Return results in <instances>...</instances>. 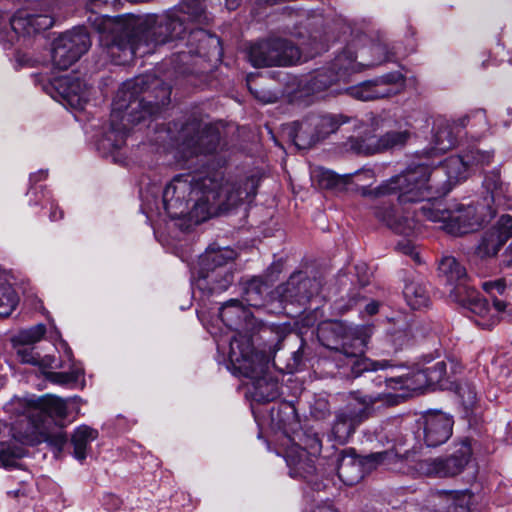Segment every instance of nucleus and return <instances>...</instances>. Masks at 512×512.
I'll return each instance as SVG.
<instances>
[{"mask_svg": "<svg viewBox=\"0 0 512 512\" xmlns=\"http://www.w3.org/2000/svg\"><path fill=\"white\" fill-rule=\"evenodd\" d=\"M256 194L252 179L225 180L221 171L175 176L163 191V205L173 219L188 216L196 223L228 212Z\"/></svg>", "mask_w": 512, "mask_h": 512, "instance_id": "f257e3e1", "label": "nucleus"}, {"mask_svg": "<svg viewBox=\"0 0 512 512\" xmlns=\"http://www.w3.org/2000/svg\"><path fill=\"white\" fill-rule=\"evenodd\" d=\"M474 158L473 154L450 156L433 169L418 165L391 177L375 189L363 187L361 193L373 197L397 195L398 205H409L443 196L454 185L468 178L471 171L469 161Z\"/></svg>", "mask_w": 512, "mask_h": 512, "instance_id": "f03ea898", "label": "nucleus"}, {"mask_svg": "<svg viewBox=\"0 0 512 512\" xmlns=\"http://www.w3.org/2000/svg\"><path fill=\"white\" fill-rule=\"evenodd\" d=\"M170 100V88L156 78L138 77L120 90L113 102L110 129L98 142L104 154L125 144L129 124H137L156 115Z\"/></svg>", "mask_w": 512, "mask_h": 512, "instance_id": "7ed1b4c3", "label": "nucleus"}, {"mask_svg": "<svg viewBox=\"0 0 512 512\" xmlns=\"http://www.w3.org/2000/svg\"><path fill=\"white\" fill-rule=\"evenodd\" d=\"M374 215L393 232L405 236H411L419 230L422 218L439 223L441 229L454 236L472 232L483 222L474 206L456 205L446 209L429 200L419 209L413 210L407 205H398L397 201L383 202L375 207Z\"/></svg>", "mask_w": 512, "mask_h": 512, "instance_id": "20e7f679", "label": "nucleus"}, {"mask_svg": "<svg viewBox=\"0 0 512 512\" xmlns=\"http://www.w3.org/2000/svg\"><path fill=\"white\" fill-rule=\"evenodd\" d=\"M186 32L183 21L174 14L150 16L134 29L131 23L125 25V35L113 40L108 54L117 64H125L136 56L153 53L156 48Z\"/></svg>", "mask_w": 512, "mask_h": 512, "instance_id": "39448f33", "label": "nucleus"}, {"mask_svg": "<svg viewBox=\"0 0 512 512\" xmlns=\"http://www.w3.org/2000/svg\"><path fill=\"white\" fill-rule=\"evenodd\" d=\"M229 359L234 368L253 380L252 397L258 402H269L279 395L277 382L265 375L266 358L254 351L251 339L237 335L230 341Z\"/></svg>", "mask_w": 512, "mask_h": 512, "instance_id": "423d86ee", "label": "nucleus"}, {"mask_svg": "<svg viewBox=\"0 0 512 512\" xmlns=\"http://www.w3.org/2000/svg\"><path fill=\"white\" fill-rule=\"evenodd\" d=\"M352 400L344 408L335 413L330 437L338 444H345L354 434L357 427L368 418L369 409L378 402L387 406H394L404 399L405 394L381 392L373 395H364L353 392Z\"/></svg>", "mask_w": 512, "mask_h": 512, "instance_id": "0eeeda50", "label": "nucleus"}, {"mask_svg": "<svg viewBox=\"0 0 512 512\" xmlns=\"http://www.w3.org/2000/svg\"><path fill=\"white\" fill-rule=\"evenodd\" d=\"M236 257L233 249L208 248L199 259L196 287L207 293L225 291L233 282L232 262Z\"/></svg>", "mask_w": 512, "mask_h": 512, "instance_id": "6e6552de", "label": "nucleus"}, {"mask_svg": "<svg viewBox=\"0 0 512 512\" xmlns=\"http://www.w3.org/2000/svg\"><path fill=\"white\" fill-rule=\"evenodd\" d=\"M372 335V328L362 326L356 328L349 338L342 343L341 347H333L332 359L341 362L339 366H350L351 374L354 377L360 376L366 371L384 370L391 367L388 360L374 361L364 356L365 348Z\"/></svg>", "mask_w": 512, "mask_h": 512, "instance_id": "1a4fd4ad", "label": "nucleus"}, {"mask_svg": "<svg viewBox=\"0 0 512 512\" xmlns=\"http://www.w3.org/2000/svg\"><path fill=\"white\" fill-rule=\"evenodd\" d=\"M219 145L218 129L198 119L186 122L176 137V150L182 159L214 153Z\"/></svg>", "mask_w": 512, "mask_h": 512, "instance_id": "9d476101", "label": "nucleus"}, {"mask_svg": "<svg viewBox=\"0 0 512 512\" xmlns=\"http://www.w3.org/2000/svg\"><path fill=\"white\" fill-rule=\"evenodd\" d=\"M349 121L342 114L310 115L293 124V141L299 148H307L336 132Z\"/></svg>", "mask_w": 512, "mask_h": 512, "instance_id": "9b49d317", "label": "nucleus"}, {"mask_svg": "<svg viewBox=\"0 0 512 512\" xmlns=\"http://www.w3.org/2000/svg\"><path fill=\"white\" fill-rule=\"evenodd\" d=\"M248 58L254 67L286 66L300 60V50L288 40L275 38L253 44Z\"/></svg>", "mask_w": 512, "mask_h": 512, "instance_id": "f8f14e48", "label": "nucleus"}, {"mask_svg": "<svg viewBox=\"0 0 512 512\" xmlns=\"http://www.w3.org/2000/svg\"><path fill=\"white\" fill-rule=\"evenodd\" d=\"M90 44L85 28L77 27L62 34L53 43V65L60 70L68 69L88 51Z\"/></svg>", "mask_w": 512, "mask_h": 512, "instance_id": "ddd939ff", "label": "nucleus"}, {"mask_svg": "<svg viewBox=\"0 0 512 512\" xmlns=\"http://www.w3.org/2000/svg\"><path fill=\"white\" fill-rule=\"evenodd\" d=\"M471 456V447L468 441H463L460 448L447 458H429L415 463V472L420 475L448 477L462 472Z\"/></svg>", "mask_w": 512, "mask_h": 512, "instance_id": "4468645a", "label": "nucleus"}, {"mask_svg": "<svg viewBox=\"0 0 512 512\" xmlns=\"http://www.w3.org/2000/svg\"><path fill=\"white\" fill-rule=\"evenodd\" d=\"M404 87V77L400 72H391L375 80L365 81L348 88V94L361 101L386 98L400 93Z\"/></svg>", "mask_w": 512, "mask_h": 512, "instance_id": "2eb2a0df", "label": "nucleus"}, {"mask_svg": "<svg viewBox=\"0 0 512 512\" xmlns=\"http://www.w3.org/2000/svg\"><path fill=\"white\" fill-rule=\"evenodd\" d=\"M53 18L48 14L37 13V9L26 7L18 10L10 19V32L7 41L13 43L20 37H28L53 26Z\"/></svg>", "mask_w": 512, "mask_h": 512, "instance_id": "dca6fc26", "label": "nucleus"}, {"mask_svg": "<svg viewBox=\"0 0 512 512\" xmlns=\"http://www.w3.org/2000/svg\"><path fill=\"white\" fill-rule=\"evenodd\" d=\"M410 135L411 133L408 130L390 131L381 137L367 134L349 138L346 146L348 150L356 154L372 155L404 145Z\"/></svg>", "mask_w": 512, "mask_h": 512, "instance_id": "f3484780", "label": "nucleus"}, {"mask_svg": "<svg viewBox=\"0 0 512 512\" xmlns=\"http://www.w3.org/2000/svg\"><path fill=\"white\" fill-rule=\"evenodd\" d=\"M453 419L443 412H429L418 421L417 436L428 447L445 443L452 435Z\"/></svg>", "mask_w": 512, "mask_h": 512, "instance_id": "a211bd4d", "label": "nucleus"}, {"mask_svg": "<svg viewBox=\"0 0 512 512\" xmlns=\"http://www.w3.org/2000/svg\"><path fill=\"white\" fill-rule=\"evenodd\" d=\"M466 292V297L454 298L477 317L476 324L484 329H490L496 325L499 322V314L506 310L507 303L494 298L493 307H490L488 301L479 297L474 291L467 290Z\"/></svg>", "mask_w": 512, "mask_h": 512, "instance_id": "6ab92c4d", "label": "nucleus"}, {"mask_svg": "<svg viewBox=\"0 0 512 512\" xmlns=\"http://www.w3.org/2000/svg\"><path fill=\"white\" fill-rule=\"evenodd\" d=\"M320 446L319 439L314 438L308 445V450L295 446L287 451L285 459L291 477L306 479L314 474L316 470L314 457L320 452Z\"/></svg>", "mask_w": 512, "mask_h": 512, "instance_id": "aec40b11", "label": "nucleus"}, {"mask_svg": "<svg viewBox=\"0 0 512 512\" xmlns=\"http://www.w3.org/2000/svg\"><path fill=\"white\" fill-rule=\"evenodd\" d=\"M478 118L480 121L485 119L483 112L478 111L472 116L465 115L456 120L441 122L435 131L433 149L437 153H444L452 149L458 142L460 132L465 128L471 118Z\"/></svg>", "mask_w": 512, "mask_h": 512, "instance_id": "412c9836", "label": "nucleus"}, {"mask_svg": "<svg viewBox=\"0 0 512 512\" xmlns=\"http://www.w3.org/2000/svg\"><path fill=\"white\" fill-rule=\"evenodd\" d=\"M53 88L71 108L82 110L90 98V90L78 77L65 75L54 80Z\"/></svg>", "mask_w": 512, "mask_h": 512, "instance_id": "4be33fe9", "label": "nucleus"}, {"mask_svg": "<svg viewBox=\"0 0 512 512\" xmlns=\"http://www.w3.org/2000/svg\"><path fill=\"white\" fill-rule=\"evenodd\" d=\"M356 54L350 48H347L341 54H339L333 64L332 69L335 70V75L327 76L325 73L320 72L311 79V86L314 90H321L335 81L344 79L348 72L357 71L359 69V63L356 62Z\"/></svg>", "mask_w": 512, "mask_h": 512, "instance_id": "5701e85b", "label": "nucleus"}, {"mask_svg": "<svg viewBox=\"0 0 512 512\" xmlns=\"http://www.w3.org/2000/svg\"><path fill=\"white\" fill-rule=\"evenodd\" d=\"M371 463L368 455L357 457L353 454L342 452L337 459V474L345 485H355L362 480L366 472L371 471Z\"/></svg>", "mask_w": 512, "mask_h": 512, "instance_id": "b1692460", "label": "nucleus"}, {"mask_svg": "<svg viewBox=\"0 0 512 512\" xmlns=\"http://www.w3.org/2000/svg\"><path fill=\"white\" fill-rule=\"evenodd\" d=\"M372 470L382 465L389 470L408 473L413 460L410 454L398 455L394 450H386L368 455Z\"/></svg>", "mask_w": 512, "mask_h": 512, "instance_id": "393cba45", "label": "nucleus"}, {"mask_svg": "<svg viewBox=\"0 0 512 512\" xmlns=\"http://www.w3.org/2000/svg\"><path fill=\"white\" fill-rule=\"evenodd\" d=\"M16 354L21 363L30 364L39 368L41 372L48 369H60L63 367L62 362L54 355L40 356L30 345H21L16 347Z\"/></svg>", "mask_w": 512, "mask_h": 512, "instance_id": "a878e982", "label": "nucleus"}, {"mask_svg": "<svg viewBox=\"0 0 512 512\" xmlns=\"http://www.w3.org/2000/svg\"><path fill=\"white\" fill-rule=\"evenodd\" d=\"M438 270L441 276L445 277L449 283H459L454 291V297L461 293L462 289H466L463 283L466 279V269L452 256H445L441 259Z\"/></svg>", "mask_w": 512, "mask_h": 512, "instance_id": "bb28decb", "label": "nucleus"}, {"mask_svg": "<svg viewBox=\"0 0 512 512\" xmlns=\"http://www.w3.org/2000/svg\"><path fill=\"white\" fill-rule=\"evenodd\" d=\"M386 387L396 389H406L409 391H422L430 387L425 369L417 370L411 374L400 377L386 379Z\"/></svg>", "mask_w": 512, "mask_h": 512, "instance_id": "cd10ccee", "label": "nucleus"}, {"mask_svg": "<svg viewBox=\"0 0 512 512\" xmlns=\"http://www.w3.org/2000/svg\"><path fill=\"white\" fill-rule=\"evenodd\" d=\"M407 304L412 309H422L429 305L430 296L426 286L419 280H408L403 289Z\"/></svg>", "mask_w": 512, "mask_h": 512, "instance_id": "c85d7f7f", "label": "nucleus"}, {"mask_svg": "<svg viewBox=\"0 0 512 512\" xmlns=\"http://www.w3.org/2000/svg\"><path fill=\"white\" fill-rule=\"evenodd\" d=\"M269 286L261 278L249 280L244 288V301L247 305L261 308L266 304Z\"/></svg>", "mask_w": 512, "mask_h": 512, "instance_id": "c756f323", "label": "nucleus"}, {"mask_svg": "<svg viewBox=\"0 0 512 512\" xmlns=\"http://www.w3.org/2000/svg\"><path fill=\"white\" fill-rule=\"evenodd\" d=\"M483 187L487 194H489L490 202L500 206L505 204L507 196V186L500 179V174L497 170L489 172L483 181Z\"/></svg>", "mask_w": 512, "mask_h": 512, "instance_id": "7c9ffc66", "label": "nucleus"}, {"mask_svg": "<svg viewBox=\"0 0 512 512\" xmlns=\"http://www.w3.org/2000/svg\"><path fill=\"white\" fill-rule=\"evenodd\" d=\"M98 436V432L88 426L78 427L72 435V444L74 447V457L83 461L87 456L88 446Z\"/></svg>", "mask_w": 512, "mask_h": 512, "instance_id": "2f4dec72", "label": "nucleus"}, {"mask_svg": "<svg viewBox=\"0 0 512 512\" xmlns=\"http://www.w3.org/2000/svg\"><path fill=\"white\" fill-rule=\"evenodd\" d=\"M219 316L227 327L234 329L240 321L247 319L248 311L239 300L231 299L222 305Z\"/></svg>", "mask_w": 512, "mask_h": 512, "instance_id": "473e14b6", "label": "nucleus"}, {"mask_svg": "<svg viewBox=\"0 0 512 512\" xmlns=\"http://www.w3.org/2000/svg\"><path fill=\"white\" fill-rule=\"evenodd\" d=\"M26 449L17 444L0 445V465L4 468L20 467V460L26 455Z\"/></svg>", "mask_w": 512, "mask_h": 512, "instance_id": "72a5a7b5", "label": "nucleus"}, {"mask_svg": "<svg viewBox=\"0 0 512 512\" xmlns=\"http://www.w3.org/2000/svg\"><path fill=\"white\" fill-rule=\"evenodd\" d=\"M18 303V297L11 286L7 282H0V317L9 316Z\"/></svg>", "mask_w": 512, "mask_h": 512, "instance_id": "f704fd0d", "label": "nucleus"}, {"mask_svg": "<svg viewBox=\"0 0 512 512\" xmlns=\"http://www.w3.org/2000/svg\"><path fill=\"white\" fill-rule=\"evenodd\" d=\"M504 244L496 232L490 230L482 237L476 251L480 257H490L496 255Z\"/></svg>", "mask_w": 512, "mask_h": 512, "instance_id": "c9c22d12", "label": "nucleus"}, {"mask_svg": "<svg viewBox=\"0 0 512 512\" xmlns=\"http://www.w3.org/2000/svg\"><path fill=\"white\" fill-rule=\"evenodd\" d=\"M53 369H48L46 372H41L45 375L46 379L52 383L66 385L76 383L82 375V370L79 368H73L68 372H55Z\"/></svg>", "mask_w": 512, "mask_h": 512, "instance_id": "e433bc0d", "label": "nucleus"}, {"mask_svg": "<svg viewBox=\"0 0 512 512\" xmlns=\"http://www.w3.org/2000/svg\"><path fill=\"white\" fill-rule=\"evenodd\" d=\"M69 400L57 396H49L43 400V408L53 417L63 419L67 416Z\"/></svg>", "mask_w": 512, "mask_h": 512, "instance_id": "4c0bfd02", "label": "nucleus"}, {"mask_svg": "<svg viewBox=\"0 0 512 512\" xmlns=\"http://www.w3.org/2000/svg\"><path fill=\"white\" fill-rule=\"evenodd\" d=\"M184 10L192 21L199 24L208 22L204 0H184Z\"/></svg>", "mask_w": 512, "mask_h": 512, "instance_id": "58836bf2", "label": "nucleus"}, {"mask_svg": "<svg viewBox=\"0 0 512 512\" xmlns=\"http://www.w3.org/2000/svg\"><path fill=\"white\" fill-rule=\"evenodd\" d=\"M46 332L44 324H37L33 327L20 331L15 341L21 345H32L39 342Z\"/></svg>", "mask_w": 512, "mask_h": 512, "instance_id": "ea45409f", "label": "nucleus"}, {"mask_svg": "<svg viewBox=\"0 0 512 512\" xmlns=\"http://www.w3.org/2000/svg\"><path fill=\"white\" fill-rule=\"evenodd\" d=\"M8 409L10 411H15L19 414L26 415L27 418L42 415V411H40L32 402L21 398L13 399L8 404Z\"/></svg>", "mask_w": 512, "mask_h": 512, "instance_id": "a19ab883", "label": "nucleus"}, {"mask_svg": "<svg viewBox=\"0 0 512 512\" xmlns=\"http://www.w3.org/2000/svg\"><path fill=\"white\" fill-rule=\"evenodd\" d=\"M430 387L439 385L446 376V363L437 361L430 366L424 368Z\"/></svg>", "mask_w": 512, "mask_h": 512, "instance_id": "79ce46f5", "label": "nucleus"}, {"mask_svg": "<svg viewBox=\"0 0 512 512\" xmlns=\"http://www.w3.org/2000/svg\"><path fill=\"white\" fill-rule=\"evenodd\" d=\"M312 179L318 183L320 188L325 189L332 188L338 183V178L335 173L324 168L314 169Z\"/></svg>", "mask_w": 512, "mask_h": 512, "instance_id": "37998d69", "label": "nucleus"}, {"mask_svg": "<svg viewBox=\"0 0 512 512\" xmlns=\"http://www.w3.org/2000/svg\"><path fill=\"white\" fill-rule=\"evenodd\" d=\"M492 231L496 232V234L505 243L510 237H512V216L502 215Z\"/></svg>", "mask_w": 512, "mask_h": 512, "instance_id": "c03bdc74", "label": "nucleus"}, {"mask_svg": "<svg viewBox=\"0 0 512 512\" xmlns=\"http://www.w3.org/2000/svg\"><path fill=\"white\" fill-rule=\"evenodd\" d=\"M465 154L475 155V158L472 161H469L470 170H472L474 167L488 165L493 158L491 152L481 151L479 149H470L469 151L465 152Z\"/></svg>", "mask_w": 512, "mask_h": 512, "instance_id": "a18cd8bd", "label": "nucleus"}, {"mask_svg": "<svg viewBox=\"0 0 512 512\" xmlns=\"http://www.w3.org/2000/svg\"><path fill=\"white\" fill-rule=\"evenodd\" d=\"M295 285H296L295 278L291 277L290 280L286 284L278 287L277 293L282 298V301H290L293 298L298 296L299 289L296 291Z\"/></svg>", "mask_w": 512, "mask_h": 512, "instance_id": "49530a36", "label": "nucleus"}, {"mask_svg": "<svg viewBox=\"0 0 512 512\" xmlns=\"http://www.w3.org/2000/svg\"><path fill=\"white\" fill-rule=\"evenodd\" d=\"M482 289L491 296L493 300L495 293L502 294L506 289V283L504 279H497L494 281H485L482 283Z\"/></svg>", "mask_w": 512, "mask_h": 512, "instance_id": "de8ad7c7", "label": "nucleus"}, {"mask_svg": "<svg viewBox=\"0 0 512 512\" xmlns=\"http://www.w3.org/2000/svg\"><path fill=\"white\" fill-rule=\"evenodd\" d=\"M397 248L404 254L411 255L416 262L419 261V255L417 252H415L414 246L411 243V241L407 240L404 242H400L398 243Z\"/></svg>", "mask_w": 512, "mask_h": 512, "instance_id": "09e8293b", "label": "nucleus"}, {"mask_svg": "<svg viewBox=\"0 0 512 512\" xmlns=\"http://www.w3.org/2000/svg\"><path fill=\"white\" fill-rule=\"evenodd\" d=\"M48 440L51 444H53L59 450L63 448L64 444L67 441V439L62 431H59L58 433L50 436L48 438Z\"/></svg>", "mask_w": 512, "mask_h": 512, "instance_id": "8fccbe9b", "label": "nucleus"}, {"mask_svg": "<svg viewBox=\"0 0 512 512\" xmlns=\"http://www.w3.org/2000/svg\"><path fill=\"white\" fill-rule=\"evenodd\" d=\"M192 35H194L195 37H199L200 39H207L209 42L216 43L217 45L220 44V40L218 38L212 37V36H208L206 31H204L202 29L194 31L192 33Z\"/></svg>", "mask_w": 512, "mask_h": 512, "instance_id": "3c124183", "label": "nucleus"}, {"mask_svg": "<svg viewBox=\"0 0 512 512\" xmlns=\"http://www.w3.org/2000/svg\"><path fill=\"white\" fill-rule=\"evenodd\" d=\"M446 512H469L468 506L464 503L453 502Z\"/></svg>", "mask_w": 512, "mask_h": 512, "instance_id": "603ef678", "label": "nucleus"}, {"mask_svg": "<svg viewBox=\"0 0 512 512\" xmlns=\"http://www.w3.org/2000/svg\"><path fill=\"white\" fill-rule=\"evenodd\" d=\"M358 177H363L365 180H370L374 178V172L371 169H365L363 171H359L356 173Z\"/></svg>", "mask_w": 512, "mask_h": 512, "instance_id": "864d4df0", "label": "nucleus"}, {"mask_svg": "<svg viewBox=\"0 0 512 512\" xmlns=\"http://www.w3.org/2000/svg\"><path fill=\"white\" fill-rule=\"evenodd\" d=\"M312 512H336V511H335V509L331 505L323 504L321 506H318Z\"/></svg>", "mask_w": 512, "mask_h": 512, "instance_id": "5fc2aeb1", "label": "nucleus"}, {"mask_svg": "<svg viewBox=\"0 0 512 512\" xmlns=\"http://www.w3.org/2000/svg\"><path fill=\"white\" fill-rule=\"evenodd\" d=\"M16 62L18 63L19 66L30 65V59L27 58L25 55L17 54Z\"/></svg>", "mask_w": 512, "mask_h": 512, "instance_id": "6e6d98bb", "label": "nucleus"}, {"mask_svg": "<svg viewBox=\"0 0 512 512\" xmlns=\"http://www.w3.org/2000/svg\"><path fill=\"white\" fill-rule=\"evenodd\" d=\"M366 311L370 315L377 313L378 312V303H376V302L369 303L366 306Z\"/></svg>", "mask_w": 512, "mask_h": 512, "instance_id": "4d7b16f0", "label": "nucleus"}, {"mask_svg": "<svg viewBox=\"0 0 512 512\" xmlns=\"http://www.w3.org/2000/svg\"><path fill=\"white\" fill-rule=\"evenodd\" d=\"M93 3H99V4H111L115 6L119 3V0H91Z\"/></svg>", "mask_w": 512, "mask_h": 512, "instance_id": "13d9d810", "label": "nucleus"}, {"mask_svg": "<svg viewBox=\"0 0 512 512\" xmlns=\"http://www.w3.org/2000/svg\"><path fill=\"white\" fill-rule=\"evenodd\" d=\"M226 1H227L228 9L233 10L238 6V3L240 0H226Z\"/></svg>", "mask_w": 512, "mask_h": 512, "instance_id": "bf43d9fd", "label": "nucleus"}, {"mask_svg": "<svg viewBox=\"0 0 512 512\" xmlns=\"http://www.w3.org/2000/svg\"><path fill=\"white\" fill-rule=\"evenodd\" d=\"M56 215H57L56 211H54V210L51 211L50 218H51L52 221H56V220L62 218V212L61 211L59 212V216L58 217Z\"/></svg>", "mask_w": 512, "mask_h": 512, "instance_id": "052dcab7", "label": "nucleus"}, {"mask_svg": "<svg viewBox=\"0 0 512 512\" xmlns=\"http://www.w3.org/2000/svg\"><path fill=\"white\" fill-rule=\"evenodd\" d=\"M22 443H31L32 439H30V435L26 433L25 435H22L19 439Z\"/></svg>", "mask_w": 512, "mask_h": 512, "instance_id": "680f3d73", "label": "nucleus"}, {"mask_svg": "<svg viewBox=\"0 0 512 512\" xmlns=\"http://www.w3.org/2000/svg\"><path fill=\"white\" fill-rule=\"evenodd\" d=\"M329 327L331 330L337 331V330L341 329V324L340 323H331V324H329Z\"/></svg>", "mask_w": 512, "mask_h": 512, "instance_id": "e2e57ef3", "label": "nucleus"}, {"mask_svg": "<svg viewBox=\"0 0 512 512\" xmlns=\"http://www.w3.org/2000/svg\"><path fill=\"white\" fill-rule=\"evenodd\" d=\"M474 400H475V395L473 394V395H471V396L469 397V401H468V402H469V404H472V403L474 402Z\"/></svg>", "mask_w": 512, "mask_h": 512, "instance_id": "0e129e2a", "label": "nucleus"}, {"mask_svg": "<svg viewBox=\"0 0 512 512\" xmlns=\"http://www.w3.org/2000/svg\"><path fill=\"white\" fill-rule=\"evenodd\" d=\"M38 426L37 425H33L32 426V433L36 432L38 430Z\"/></svg>", "mask_w": 512, "mask_h": 512, "instance_id": "69168bd1", "label": "nucleus"}, {"mask_svg": "<svg viewBox=\"0 0 512 512\" xmlns=\"http://www.w3.org/2000/svg\"><path fill=\"white\" fill-rule=\"evenodd\" d=\"M325 331H326V328H324V327H322V328L320 329V333H321V335H322V336L324 335Z\"/></svg>", "mask_w": 512, "mask_h": 512, "instance_id": "338daca9", "label": "nucleus"}]
</instances>
